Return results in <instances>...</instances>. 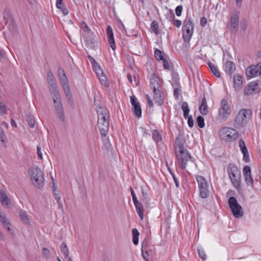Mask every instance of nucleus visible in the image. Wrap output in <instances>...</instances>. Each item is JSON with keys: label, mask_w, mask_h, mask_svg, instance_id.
Returning a JSON list of instances; mask_svg holds the SVG:
<instances>
[{"label": "nucleus", "mask_w": 261, "mask_h": 261, "mask_svg": "<svg viewBox=\"0 0 261 261\" xmlns=\"http://www.w3.org/2000/svg\"><path fill=\"white\" fill-rule=\"evenodd\" d=\"M174 151L179 168L185 169L191 156L188 150L184 147L183 141L177 138L174 144Z\"/></svg>", "instance_id": "1"}, {"label": "nucleus", "mask_w": 261, "mask_h": 261, "mask_svg": "<svg viewBox=\"0 0 261 261\" xmlns=\"http://www.w3.org/2000/svg\"><path fill=\"white\" fill-rule=\"evenodd\" d=\"M96 111L98 115L97 125L100 134L106 137L110 127L109 112L108 109L101 107H97Z\"/></svg>", "instance_id": "2"}, {"label": "nucleus", "mask_w": 261, "mask_h": 261, "mask_svg": "<svg viewBox=\"0 0 261 261\" xmlns=\"http://www.w3.org/2000/svg\"><path fill=\"white\" fill-rule=\"evenodd\" d=\"M53 98L55 109L59 120L62 122L65 120L64 110L59 90L50 92Z\"/></svg>", "instance_id": "3"}, {"label": "nucleus", "mask_w": 261, "mask_h": 261, "mask_svg": "<svg viewBox=\"0 0 261 261\" xmlns=\"http://www.w3.org/2000/svg\"><path fill=\"white\" fill-rule=\"evenodd\" d=\"M220 138L227 142H231L236 140L239 138V133L235 129L224 126L219 130Z\"/></svg>", "instance_id": "4"}, {"label": "nucleus", "mask_w": 261, "mask_h": 261, "mask_svg": "<svg viewBox=\"0 0 261 261\" xmlns=\"http://www.w3.org/2000/svg\"><path fill=\"white\" fill-rule=\"evenodd\" d=\"M29 173L32 183L37 188H41L44 185V177L41 169L35 168L31 169Z\"/></svg>", "instance_id": "5"}, {"label": "nucleus", "mask_w": 261, "mask_h": 261, "mask_svg": "<svg viewBox=\"0 0 261 261\" xmlns=\"http://www.w3.org/2000/svg\"><path fill=\"white\" fill-rule=\"evenodd\" d=\"M251 115V111L249 109L241 110L236 116L234 126L237 128L244 127L247 123V119H249Z\"/></svg>", "instance_id": "6"}, {"label": "nucleus", "mask_w": 261, "mask_h": 261, "mask_svg": "<svg viewBox=\"0 0 261 261\" xmlns=\"http://www.w3.org/2000/svg\"><path fill=\"white\" fill-rule=\"evenodd\" d=\"M228 173L233 186L237 189L240 187L241 172L235 165H230L228 167Z\"/></svg>", "instance_id": "7"}, {"label": "nucleus", "mask_w": 261, "mask_h": 261, "mask_svg": "<svg viewBox=\"0 0 261 261\" xmlns=\"http://www.w3.org/2000/svg\"><path fill=\"white\" fill-rule=\"evenodd\" d=\"M193 31L194 24L191 18H186L182 28V38L185 42H188L191 40Z\"/></svg>", "instance_id": "8"}, {"label": "nucleus", "mask_w": 261, "mask_h": 261, "mask_svg": "<svg viewBox=\"0 0 261 261\" xmlns=\"http://www.w3.org/2000/svg\"><path fill=\"white\" fill-rule=\"evenodd\" d=\"M196 179L198 185L200 197L203 199L207 198L209 196V190L206 180L200 175L196 176Z\"/></svg>", "instance_id": "9"}, {"label": "nucleus", "mask_w": 261, "mask_h": 261, "mask_svg": "<svg viewBox=\"0 0 261 261\" xmlns=\"http://www.w3.org/2000/svg\"><path fill=\"white\" fill-rule=\"evenodd\" d=\"M231 114V109L227 100L222 99L220 102V107L219 109L218 118L221 121H225Z\"/></svg>", "instance_id": "10"}, {"label": "nucleus", "mask_w": 261, "mask_h": 261, "mask_svg": "<svg viewBox=\"0 0 261 261\" xmlns=\"http://www.w3.org/2000/svg\"><path fill=\"white\" fill-rule=\"evenodd\" d=\"M229 206L233 216L236 218H240L243 215V211L234 197H230L228 199Z\"/></svg>", "instance_id": "11"}, {"label": "nucleus", "mask_w": 261, "mask_h": 261, "mask_svg": "<svg viewBox=\"0 0 261 261\" xmlns=\"http://www.w3.org/2000/svg\"><path fill=\"white\" fill-rule=\"evenodd\" d=\"M246 75L249 78L261 76V63L255 65H250L246 69Z\"/></svg>", "instance_id": "12"}, {"label": "nucleus", "mask_w": 261, "mask_h": 261, "mask_svg": "<svg viewBox=\"0 0 261 261\" xmlns=\"http://www.w3.org/2000/svg\"><path fill=\"white\" fill-rule=\"evenodd\" d=\"M61 84L63 87L64 92L65 96L68 101L70 100L72 98V94L70 91V86L68 84V82L66 75H62L60 78Z\"/></svg>", "instance_id": "13"}, {"label": "nucleus", "mask_w": 261, "mask_h": 261, "mask_svg": "<svg viewBox=\"0 0 261 261\" xmlns=\"http://www.w3.org/2000/svg\"><path fill=\"white\" fill-rule=\"evenodd\" d=\"M47 80L50 92L59 90L55 76L51 71H48L47 72Z\"/></svg>", "instance_id": "14"}, {"label": "nucleus", "mask_w": 261, "mask_h": 261, "mask_svg": "<svg viewBox=\"0 0 261 261\" xmlns=\"http://www.w3.org/2000/svg\"><path fill=\"white\" fill-rule=\"evenodd\" d=\"M243 174L245 177L246 184L251 188L253 187V179L251 173V168L249 166L246 165L243 168Z\"/></svg>", "instance_id": "15"}, {"label": "nucleus", "mask_w": 261, "mask_h": 261, "mask_svg": "<svg viewBox=\"0 0 261 261\" xmlns=\"http://www.w3.org/2000/svg\"><path fill=\"white\" fill-rule=\"evenodd\" d=\"M130 102L133 106V110L136 116L140 118L142 116V110L139 102L137 101L136 97L133 95L130 97Z\"/></svg>", "instance_id": "16"}, {"label": "nucleus", "mask_w": 261, "mask_h": 261, "mask_svg": "<svg viewBox=\"0 0 261 261\" xmlns=\"http://www.w3.org/2000/svg\"><path fill=\"white\" fill-rule=\"evenodd\" d=\"M92 59L93 61V62L95 64V65H94V66L95 68L96 74L98 75H99L100 72L101 74V76H99V80L100 81L101 84L104 85L106 87H108L109 86V84L107 81L106 76L103 75V72L101 69H100V66L99 65H98V64L95 62L93 58H92Z\"/></svg>", "instance_id": "17"}, {"label": "nucleus", "mask_w": 261, "mask_h": 261, "mask_svg": "<svg viewBox=\"0 0 261 261\" xmlns=\"http://www.w3.org/2000/svg\"><path fill=\"white\" fill-rule=\"evenodd\" d=\"M258 84L256 82H250L244 90V94L247 95H251L257 91Z\"/></svg>", "instance_id": "18"}, {"label": "nucleus", "mask_w": 261, "mask_h": 261, "mask_svg": "<svg viewBox=\"0 0 261 261\" xmlns=\"http://www.w3.org/2000/svg\"><path fill=\"white\" fill-rule=\"evenodd\" d=\"M224 69L226 73L231 77L232 73L236 70L235 64L232 61H227L224 63Z\"/></svg>", "instance_id": "19"}, {"label": "nucleus", "mask_w": 261, "mask_h": 261, "mask_svg": "<svg viewBox=\"0 0 261 261\" xmlns=\"http://www.w3.org/2000/svg\"><path fill=\"white\" fill-rule=\"evenodd\" d=\"M84 39L86 46L89 48L94 49L97 44L96 40L93 37H91L90 35H85Z\"/></svg>", "instance_id": "20"}, {"label": "nucleus", "mask_w": 261, "mask_h": 261, "mask_svg": "<svg viewBox=\"0 0 261 261\" xmlns=\"http://www.w3.org/2000/svg\"><path fill=\"white\" fill-rule=\"evenodd\" d=\"M107 33L111 47L113 50H115L116 48V46L114 41L113 29L110 25L107 27Z\"/></svg>", "instance_id": "21"}, {"label": "nucleus", "mask_w": 261, "mask_h": 261, "mask_svg": "<svg viewBox=\"0 0 261 261\" xmlns=\"http://www.w3.org/2000/svg\"><path fill=\"white\" fill-rule=\"evenodd\" d=\"M239 15L237 14H234L231 17L230 30L232 32H236L239 27Z\"/></svg>", "instance_id": "22"}, {"label": "nucleus", "mask_w": 261, "mask_h": 261, "mask_svg": "<svg viewBox=\"0 0 261 261\" xmlns=\"http://www.w3.org/2000/svg\"><path fill=\"white\" fill-rule=\"evenodd\" d=\"M154 99L156 104L161 106L163 103V93L159 89L153 90Z\"/></svg>", "instance_id": "23"}, {"label": "nucleus", "mask_w": 261, "mask_h": 261, "mask_svg": "<svg viewBox=\"0 0 261 261\" xmlns=\"http://www.w3.org/2000/svg\"><path fill=\"white\" fill-rule=\"evenodd\" d=\"M150 85L153 90L159 89V79L154 73L151 74L150 79Z\"/></svg>", "instance_id": "24"}, {"label": "nucleus", "mask_w": 261, "mask_h": 261, "mask_svg": "<svg viewBox=\"0 0 261 261\" xmlns=\"http://www.w3.org/2000/svg\"><path fill=\"white\" fill-rule=\"evenodd\" d=\"M234 88L236 90H240L242 87L243 80L240 75H235L233 77Z\"/></svg>", "instance_id": "25"}, {"label": "nucleus", "mask_w": 261, "mask_h": 261, "mask_svg": "<svg viewBox=\"0 0 261 261\" xmlns=\"http://www.w3.org/2000/svg\"><path fill=\"white\" fill-rule=\"evenodd\" d=\"M0 222L8 231H11V223L5 215L2 214L0 215Z\"/></svg>", "instance_id": "26"}, {"label": "nucleus", "mask_w": 261, "mask_h": 261, "mask_svg": "<svg viewBox=\"0 0 261 261\" xmlns=\"http://www.w3.org/2000/svg\"><path fill=\"white\" fill-rule=\"evenodd\" d=\"M199 111L202 115H206L208 113V107L206 98L204 97L199 106Z\"/></svg>", "instance_id": "27"}, {"label": "nucleus", "mask_w": 261, "mask_h": 261, "mask_svg": "<svg viewBox=\"0 0 261 261\" xmlns=\"http://www.w3.org/2000/svg\"><path fill=\"white\" fill-rule=\"evenodd\" d=\"M152 138L153 140L158 143L162 140V136L161 133H160L158 130L154 129L152 132Z\"/></svg>", "instance_id": "28"}, {"label": "nucleus", "mask_w": 261, "mask_h": 261, "mask_svg": "<svg viewBox=\"0 0 261 261\" xmlns=\"http://www.w3.org/2000/svg\"><path fill=\"white\" fill-rule=\"evenodd\" d=\"M134 205L136 207V211L141 220L143 219L144 218V212L143 210V205L141 202H138L137 203H134Z\"/></svg>", "instance_id": "29"}, {"label": "nucleus", "mask_w": 261, "mask_h": 261, "mask_svg": "<svg viewBox=\"0 0 261 261\" xmlns=\"http://www.w3.org/2000/svg\"><path fill=\"white\" fill-rule=\"evenodd\" d=\"M0 201L4 205H8L10 202L7 195L4 191H0Z\"/></svg>", "instance_id": "30"}, {"label": "nucleus", "mask_w": 261, "mask_h": 261, "mask_svg": "<svg viewBox=\"0 0 261 261\" xmlns=\"http://www.w3.org/2000/svg\"><path fill=\"white\" fill-rule=\"evenodd\" d=\"M208 65L211 69L212 72L217 77L220 76V72L218 70L217 67L211 62L208 63Z\"/></svg>", "instance_id": "31"}, {"label": "nucleus", "mask_w": 261, "mask_h": 261, "mask_svg": "<svg viewBox=\"0 0 261 261\" xmlns=\"http://www.w3.org/2000/svg\"><path fill=\"white\" fill-rule=\"evenodd\" d=\"M61 251L63 253L65 258H67L69 256V249L65 243L63 242L60 246Z\"/></svg>", "instance_id": "32"}, {"label": "nucleus", "mask_w": 261, "mask_h": 261, "mask_svg": "<svg viewBox=\"0 0 261 261\" xmlns=\"http://www.w3.org/2000/svg\"><path fill=\"white\" fill-rule=\"evenodd\" d=\"M181 109L184 112V117L185 118H187L190 111L187 102L184 101L182 103Z\"/></svg>", "instance_id": "33"}, {"label": "nucleus", "mask_w": 261, "mask_h": 261, "mask_svg": "<svg viewBox=\"0 0 261 261\" xmlns=\"http://www.w3.org/2000/svg\"><path fill=\"white\" fill-rule=\"evenodd\" d=\"M150 28L152 30V31L155 34L158 35L159 34V24L157 21L154 20H153L150 24Z\"/></svg>", "instance_id": "34"}, {"label": "nucleus", "mask_w": 261, "mask_h": 261, "mask_svg": "<svg viewBox=\"0 0 261 261\" xmlns=\"http://www.w3.org/2000/svg\"><path fill=\"white\" fill-rule=\"evenodd\" d=\"M133 237V243L137 245L139 243V232L136 228H134L132 231Z\"/></svg>", "instance_id": "35"}, {"label": "nucleus", "mask_w": 261, "mask_h": 261, "mask_svg": "<svg viewBox=\"0 0 261 261\" xmlns=\"http://www.w3.org/2000/svg\"><path fill=\"white\" fill-rule=\"evenodd\" d=\"M19 216L20 217L21 221H23V223L26 224L29 223V219L25 212H24L23 211H20L19 212Z\"/></svg>", "instance_id": "36"}, {"label": "nucleus", "mask_w": 261, "mask_h": 261, "mask_svg": "<svg viewBox=\"0 0 261 261\" xmlns=\"http://www.w3.org/2000/svg\"><path fill=\"white\" fill-rule=\"evenodd\" d=\"M142 197L141 200L144 202H147L150 200V196L148 193L143 188L141 189Z\"/></svg>", "instance_id": "37"}, {"label": "nucleus", "mask_w": 261, "mask_h": 261, "mask_svg": "<svg viewBox=\"0 0 261 261\" xmlns=\"http://www.w3.org/2000/svg\"><path fill=\"white\" fill-rule=\"evenodd\" d=\"M54 197L55 199L57 201L59 208L63 210V208L62 205V202L61 199L60 192H58V193H55L54 194Z\"/></svg>", "instance_id": "38"}, {"label": "nucleus", "mask_w": 261, "mask_h": 261, "mask_svg": "<svg viewBox=\"0 0 261 261\" xmlns=\"http://www.w3.org/2000/svg\"><path fill=\"white\" fill-rule=\"evenodd\" d=\"M28 123L31 128H34L35 125V121L33 116L29 115L27 117Z\"/></svg>", "instance_id": "39"}, {"label": "nucleus", "mask_w": 261, "mask_h": 261, "mask_svg": "<svg viewBox=\"0 0 261 261\" xmlns=\"http://www.w3.org/2000/svg\"><path fill=\"white\" fill-rule=\"evenodd\" d=\"M163 54V53L159 49H156L154 51V56L158 60H162L164 59Z\"/></svg>", "instance_id": "40"}, {"label": "nucleus", "mask_w": 261, "mask_h": 261, "mask_svg": "<svg viewBox=\"0 0 261 261\" xmlns=\"http://www.w3.org/2000/svg\"><path fill=\"white\" fill-rule=\"evenodd\" d=\"M197 122L200 128H203L205 126L204 118L201 116H199L197 118Z\"/></svg>", "instance_id": "41"}, {"label": "nucleus", "mask_w": 261, "mask_h": 261, "mask_svg": "<svg viewBox=\"0 0 261 261\" xmlns=\"http://www.w3.org/2000/svg\"><path fill=\"white\" fill-rule=\"evenodd\" d=\"M198 252L199 257L203 260H205L206 258V253L202 247L198 248Z\"/></svg>", "instance_id": "42"}, {"label": "nucleus", "mask_w": 261, "mask_h": 261, "mask_svg": "<svg viewBox=\"0 0 261 261\" xmlns=\"http://www.w3.org/2000/svg\"><path fill=\"white\" fill-rule=\"evenodd\" d=\"M7 113L6 106L2 102L0 101V114L4 115Z\"/></svg>", "instance_id": "43"}, {"label": "nucleus", "mask_w": 261, "mask_h": 261, "mask_svg": "<svg viewBox=\"0 0 261 261\" xmlns=\"http://www.w3.org/2000/svg\"><path fill=\"white\" fill-rule=\"evenodd\" d=\"M82 27L84 29V32H86L87 34H88L89 35H90V34H91L92 35L93 34V33L91 31V30L89 29V28L88 27V25L85 22H83Z\"/></svg>", "instance_id": "44"}, {"label": "nucleus", "mask_w": 261, "mask_h": 261, "mask_svg": "<svg viewBox=\"0 0 261 261\" xmlns=\"http://www.w3.org/2000/svg\"><path fill=\"white\" fill-rule=\"evenodd\" d=\"M42 254L45 258L48 259L50 257V251L46 248L42 249Z\"/></svg>", "instance_id": "45"}, {"label": "nucleus", "mask_w": 261, "mask_h": 261, "mask_svg": "<svg viewBox=\"0 0 261 261\" xmlns=\"http://www.w3.org/2000/svg\"><path fill=\"white\" fill-rule=\"evenodd\" d=\"M180 91H181V89L179 87L174 88V91H173V95L176 99H177L178 98Z\"/></svg>", "instance_id": "46"}, {"label": "nucleus", "mask_w": 261, "mask_h": 261, "mask_svg": "<svg viewBox=\"0 0 261 261\" xmlns=\"http://www.w3.org/2000/svg\"><path fill=\"white\" fill-rule=\"evenodd\" d=\"M5 138L6 136L4 130L3 128L0 126V141H1L3 143H5Z\"/></svg>", "instance_id": "47"}, {"label": "nucleus", "mask_w": 261, "mask_h": 261, "mask_svg": "<svg viewBox=\"0 0 261 261\" xmlns=\"http://www.w3.org/2000/svg\"><path fill=\"white\" fill-rule=\"evenodd\" d=\"M130 189L131 195L132 196V198H133V201L134 202V204L139 202L138 200V199H137V197L136 196V194H135V193L133 188L132 187H130Z\"/></svg>", "instance_id": "48"}, {"label": "nucleus", "mask_w": 261, "mask_h": 261, "mask_svg": "<svg viewBox=\"0 0 261 261\" xmlns=\"http://www.w3.org/2000/svg\"><path fill=\"white\" fill-rule=\"evenodd\" d=\"M170 174H171L172 176V178L173 179V180L175 182V186L177 188H178L179 187V181L177 179V178L176 177L175 175L174 174V173L172 172L170 170Z\"/></svg>", "instance_id": "49"}, {"label": "nucleus", "mask_w": 261, "mask_h": 261, "mask_svg": "<svg viewBox=\"0 0 261 261\" xmlns=\"http://www.w3.org/2000/svg\"><path fill=\"white\" fill-rule=\"evenodd\" d=\"M182 11V6L181 5L178 6L175 9V13L177 16H180Z\"/></svg>", "instance_id": "50"}, {"label": "nucleus", "mask_w": 261, "mask_h": 261, "mask_svg": "<svg viewBox=\"0 0 261 261\" xmlns=\"http://www.w3.org/2000/svg\"><path fill=\"white\" fill-rule=\"evenodd\" d=\"M188 124L190 127H192L194 125V120L191 115L188 116Z\"/></svg>", "instance_id": "51"}, {"label": "nucleus", "mask_w": 261, "mask_h": 261, "mask_svg": "<svg viewBox=\"0 0 261 261\" xmlns=\"http://www.w3.org/2000/svg\"><path fill=\"white\" fill-rule=\"evenodd\" d=\"M64 6L63 0H57L56 1V7L58 9H62Z\"/></svg>", "instance_id": "52"}, {"label": "nucleus", "mask_w": 261, "mask_h": 261, "mask_svg": "<svg viewBox=\"0 0 261 261\" xmlns=\"http://www.w3.org/2000/svg\"><path fill=\"white\" fill-rule=\"evenodd\" d=\"M175 16L173 12H170L166 15V18L170 21H173L174 19Z\"/></svg>", "instance_id": "53"}, {"label": "nucleus", "mask_w": 261, "mask_h": 261, "mask_svg": "<svg viewBox=\"0 0 261 261\" xmlns=\"http://www.w3.org/2000/svg\"><path fill=\"white\" fill-rule=\"evenodd\" d=\"M239 147L240 149L246 147L245 141L242 139H240L239 141Z\"/></svg>", "instance_id": "54"}, {"label": "nucleus", "mask_w": 261, "mask_h": 261, "mask_svg": "<svg viewBox=\"0 0 261 261\" xmlns=\"http://www.w3.org/2000/svg\"><path fill=\"white\" fill-rule=\"evenodd\" d=\"M162 60L163 61V66L164 68L166 69H169L170 68V63L165 58Z\"/></svg>", "instance_id": "55"}, {"label": "nucleus", "mask_w": 261, "mask_h": 261, "mask_svg": "<svg viewBox=\"0 0 261 261\" xmlns=\"http://www.w3.org/2000/svg\"><path fill=\"white\" fill-rule=\"evenodd\" d=\"M173 24L175 25L176 27L179 28L181 25V21L178 19H174L173 20Z\"/></svg>", "instance_id": "56"}, {"label": "nucleus", "mask_w": 261, "mask_h": 261, "mask_svg": "<svg viewBox=\"0 0 261 261\" xmlns=\"http://www.w3.org/2000/svg\"><path fill=\"white\" fill-rule=\"evenodd\" d=\"M243 160L246 163H248L249 162V153H247L246 154H243Z\"/></svg>", "instance_id": "57"}, {"label": "nucleus", "mask_w": 261, "mask_h": 261, "mask_svg": "<svg viewBox=\"0 0 261 261\" xmlns=\"http://www.w3.org/2000/svg\"><path fill=\"white\" fill-rule=\"evenodd\" d=\"M37 154H38V157L40 159H42V158H43L42 154L41 153V148H40V146H37Z\"/></svg>", "instance_id": "58"}, {"label": "nucleus", "mask_w": 261, "mask_h": 261, "mask_svg": "<svg viewBox=\"0 0 261 261\" xmlns=\"http://www.w3.org/2000/svg\"><path fill=\"white\" fill-rule=\"evenodd\" d=\"M58 74H59L60 78L61 77L62 75H66L64 70L62 68H60V67L59 68V69H58Z\"/></svg>", "instance_id": "59"}, {"label": "nucleus", "mask_w": 261, "mask_h": 261, "mask_svg": "<svg viewBox=\"0 0 261 261\" xmlns=\"http://www.w3.org/2000/svg\"><path fill=\"white\" fill-rule=\"evenodd\" d=\"M146 98H147V99L148 100V104L149 106L150 107H153V101L150 99V97L148 95H147L146 96Z\"/></svg>", "instance_id": "60"}, {"label": "nucleus", "mask_w": 261, "mask_h": 261, "mask_svg": "<svg viewBox=\"0 0 261 261\" xmlns=\"http://www.w3.org/2000/svg\"><path fill=\"white\" fill-rule=\"evenodd\" d=\"M62 10L63 14L64 15H67L68 14V10L67 8H65L64 6L62 8V9H60Z\"/></svg>", "instance_id": "61"}, {"label": "nucleus", "mask_w": 261, "mask_h": 261, "mask_svg": "<svg viewBox=\"0 0 261 261\" xmlns=\"http://www.w3.org/2000/svg\"><path fill=\"white\" fill-rule=\"evenodd\" d=\"M142 255L144 259L147 260V257L149 255V254L147 251L144 252L143 250H142Z\"/></svg>", "instance_id": "62"}, {"label": "nucleus", "mask_w": 261, "mask_h": 261, "mask_svg": "<svg viewBox=\"0 0 261 261\" xmlns=\"http://www.w3.org/2000/svg\"><path fill=\"white\" fill-rule=\"evenodd\" d=\"M207 22V20L205 17H202L200 19V24L202 26H204Z\"/></svg>", "instance_id": "63"}, {"label": "nucleus", "mask_w": 261, "mask_h": 261, "mask_svg": "<svg viewBox=\"0 0 261 261\" xmlns=\"http://www.w3.org/2000/svg\"><path fill=\"white\" fill-rule=\"evenodd\" d=\"M142 133H143L144 136H145V135L150 136V134L148 133V130L146 128L142 127Z\"/></svg>", "instance_id": "64"}]
</instances>
